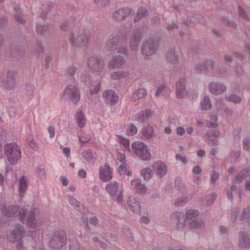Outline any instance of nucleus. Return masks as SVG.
Masks as SVG:
<instances>
[{
	"label": "nucleus",
	"instance_id": "obj_40",
	"mask_svg": "<svg viewBox=\"0 0 250 250\" xmlns=\"http://www.w3.org/2000/svg\"><path fill=\"white\" fill-rule=\"evenodd\" d=\"M141 175L145 180H149L153 176V172L150 167H146L141 171Z\"/></svg>",
	"mask_w": 250,
	"mask_h": 250
},
{
	"label": "nucleus",
	"instance_id": "obj_15",
	"mask_svg": "<svg viewBox=\"0 0 250 250\" xmlns=\"http://www.w3.org/2000/svg\"><path fill=\"white\" fill-rule=\"evenodd\" d=\"M187 80L185 78H180L176 83V95L178 98H183L187 94L186 89Z\"/></svg>",
	"mask_w": 250,
	"mask_h": 250
},
{
	"label": "nucleus",
	"instance_id": "obj_9",
	"mask_svg": "<svg viewBox=\"0 0 250 250\" xmlns=\"http://www.w3.org/2000/svg\"><path fill=\"white\" fill-rule=\"evenodd\" d=\"M62 97L65 100H69L76 104L80 100V91L75 84L68 85L64 89Z\"/></svg>",
	"mask_w": 250,
	"mask_h": 250
},
{
	"label": "nucleus",
	"instance_id": "obj_39",
	"mask_svg": "<svg viewBox=\"0 0 250 250\" xmlns=\"http://www.w3.org/2000/svg\"><path fill=\"white\" fill-rule=\"evenodd\" d=\"M127 75V73L124 71L113 72L110 74V78L113 80H119L121 78H125Z\"/></svg>",
	"mask_w": 250,
	"mask_h": 250
},
{
	"label": "nucleus",
	"instance_id": "obj_21",
	"mask_svg": "<svg viewBox=\"0 0 250 250\" xmlns=\"http://www.w3.org/2000/svg\"><path fill=\"white\" fill-rule=\"evenodd\" d=\"M129 209L135 213H139L141 210V206L138 199L133 196H129L127 200Z\"/></svg>",
	"mask_w": 250,
	"mask_h": 250
},
{
	"label": "nucleus",
	"instance_id": "obj_8",
	"mask_svg": "<svg viewBox=\"0 0 250 250\" xmlns=\"http://www.w3.org/2000/svg\"><path fill=\"white\" fill-rule=\"evenodd\" d=\"M158 49V44L155 42L152 37L145 39L141 47V53L145 57H150L155 54Z\"/></svg>",
	"mask_w": 250,
	"mask_h": 250
},
{
	"label": "nucleus",
	"instance_id": "obj_59",
	"mask_svg": "<svg viewBox=\"0 0 250 250\" xmlns=\"http://www.w3.org/2000/svg\"><path fill=\"white\" fill-rule=\"evenodd\" d=\"M165 89V86L163 85H162L159 87H158L156 92H155V96L156 97H159L162 93L163 91Z\"/></svg>",
	"mask_w": 250,
	"mask_h": 250
},
{
	"label": "nucleus",
	"instance_id": "obj_7",
	"mask_svg": "<svg viewBox=\"0 0 250 250\" xmlns=\"http://www.w3.org/2000/svg\"><path fill=\"white\" fill-rule=\"evenodd\" d=\"M16 71L13 70L7 71L0 75V86L5 90H11L15 84Z\"/></svg>",
	"mask_w": 250,
	"mask_h": 250
},
{
	"label": "nucleus",
	"instance_id": "obj_31",
	"mask_svg": "<svg viewBox=\"0 0 250 250\" xmlns=\"http://www.w3.org/2000/svg\"><path fill=\"white\" fill-rule=\"evenodd\" d=\"M131 185L138 192L143 193L146 191V187L141 184L140 179H134L131 181Z\"/></svg>",
	"mask_w": 250,
	"mask_h": 250
},
{
	"label": "nucleus",
	"instance_id": "obj_53",
	"mask_svg": "<svg viewBox=\"0 0 250 250\" xmlns=\"http://www.w3.org/2000/svg\"><path fill=\"white\" fill-rule=\"evenodd\" d=\"M175 158L176 160L181 161L184 165H186L188 163V160L185 156L177 154L175 156Z\"/></svg>",
	"mask_w": 250,
	"mask_h": 250
},
{
	"label": "nucleus",
	"instance_id": "obj_55",
	"mask_svg": "<svg viewBox=\"0 0 250 250\" xmlns=\"http://www.w3.org/2000/svg\"><path fill=\"white\" fill-rule=\"evenodd\" d=\"M219 179V174L216 172L213 171L210 175V180L212 184H214L215 182L217 181Z\"/></svg>",
	"mask_w": 250,
	"mask_h": 250
},
{
	"label": "nucleus",
	"instance_id": "obj_4",
	"mask_svg": "<svg viewBox=\"0 0 250 250\" xmlns=\"http://www.w3.org/2000/svg\"><path fill=\"white\" fill-rule=\"evenodd\" d=\"M132 149L135 154L143 161H149L151 158L149 148L145 143L137 141L132 144Z\"/></svg>",
	"mask_w": 250,
	"mask_h": 250
},
{
	"label": "nucleus",
	"instance_id": "obj_23",
	"mask_svg": "<svg viewBox=\"0 0 250 250\" xmlns=\"http://www.w3.org/2000/svg\"><path fill=\"white\" fill-rule=\"evenodd\" d=\"M239 246L243 249H248L250 247V236L244 232L239 233Z\"/></svg>",
	"mask_w": 250,
	"mask_h": 250
},
{
	"label": "nucleus",
	"instance_id": "obj_29",
	"mask_svg": "<svg viewBox=\"0 0 250 250\" xmlns=\"http://www.w3.org/2000/svg\"><path fill=\"white\" fill-rule=\"evenodd\" d=\"M82 156L88 163L93 164L96 159L97 155L90 149H87L83 152Z\"/></svg>",
	"mask_w": 250,
	"mask_h": 250
},
{
	"label": "nucleus",
	"instance_id": "obj_57",
	"mask_svg": "<svg viewBox=\"0 0 250 250\" xmlns=\"http://www.w3.org/2000/svg\"><path fill=\"white\" fill-rule=\"evenodd\" d=\"M47 26L46 25H42L41 24H37V31L39 33H42L44 31L46 30Z\"/></svg>",
	"mask_w": 250,
	"mask_h": 250
},
{
	"label": "nucleus",
	"instance_id": "obj_35",
	"mask_svg": "<svg viewBox=\"0 0 250 250\" xmlns=\"http://www.w3.org/2000/svg\"><path fill=\"white\" fill-rule=\"evenodd\" d=\"M202 110L206 111L211 107V104L209 97L208 96H205L200 103Z\"/></svg>",
	"mask_w": 250,
	"mask_h": 250
},
{
	"label": "nucleus",
	"instance_id": "obj_1",
	"mask_svg": "<svg viewBox=\"0 0 250 250\" xmlns=\"http://www.w3.org/2000/svg\"><path fill=\"white\" fill-rule=\"evenodd\" d=\"M105 190L110 198L118 203H122L124 201V188L122 186L116 182H110L106 184Z\"/></svg>",
	"mask_w": 250,
	"mask_h": 250
},
{
	"label": "nucleus",
	"instance_id": "obj_64",
	"mask_svg": "<svg viewBox=\"0 0 250 250\" xmlns=\"http://www.w3.org/2000/svg\"><path fill=\"white\" fill-rule=\"evenodd\" d=\"M176 133L180 136L183 135L185 134V130L182 127H178L176 129Z\"/></svg>",
	"mask_w": 250,
	"mask_h": 250
},
{
	"label": "nucleus",
	"instance_id": "obj_46",
	"mask_svg": "<svg viewBox=\"0 0 250 250\" xmlns=\"http://www.w3.org/2000/svg\"><path fill=\"white\" fill-rule=\"evenodd\" d=\"M225 99L228 102H231L234 104L240 103L242 100L241 97L236 95L232 94L229 96L225 97Z\"/></svg>",
	"mask_w": 250,
	"mask_h": 250
},
{
	"label": "nucleus",
	"instance_id": "obj_30",
	"mask_svg": "<svg viewBox=\"0 0 250 250\" xmlns=\"http://www.w3.org/2000/svg\"><path fill=\"white\" fill-rule=\"evenodd\" d=\"M205 222L200 217H197L189 223V227L192 229H200L204 227Z\"/></svg>",
	"mask_w": 250,
	"mask_h": 250
},
{
	"label": "nucleus",
	"instance_id": "obj_43",
	"mask_svg": "<svg viewBox=\"0 0 250 250\" xmlns=\"http://www.w3.org/2000/svg\"><path fill=\"white\" fill-rule=\"evenodd\" d=\"M67 200L69 203L78 211L80 210L81 207L82 206L78 201L71 195L67 196Z\"/></svg>",
	"mask_w": 250,
	"mask_h": 250
},
{
	"label": "nucleus",
	"instance_id": "obj_52",
	"mask_svg": "<svg viewBox=\"0 0 250 250\" xmlns=\"http://www.w3.org/2000/svg\"><path fill=\"white\" fill-rule=\"evenodd\" d=\"M239 214L238 209L237 208H234L232 210L231 212V221L233 223H234L237 218Z\"/></svg>",
	"mask_w": 250,
	"mask_h": 250
},
{
	"label": "nucleus",
	"instance_id": "obj_44",
	"mask_svg": "<svg viewBox=\"0 0 250 250\" xmlns=\"http://www.w3.org/2000/svg\"><path fill=\"white\" fill-rule=\"evenodd\" d=\"M186 225V218L181 214L177 216V226L178 229H182L184 228Z\"/></svg>",
	"mask_w": 250,
	"mask_h": 250
},
{
	"label": "nucleus",
	"instance_id": "obj_17",
	"mask_svg": "<svg viewBox=\"0 0 250 250\" xmlns=\"http://www.w3.org/2000/svg\"><path fill=\"white\" fill-rule=\"evenodd\" d=\"M225 190L228 199L231 202L233 200L234 195L238 190L240 201H241L242 193L240 188L238 186L232 183L230 185H228L225 188Z\"/></svg>",
	"mask_w": 250,
	"mask_h": 250
},
{
	"label": "nucleus",
	"instance_id": "obj_24",
	"mask_svg": "<svg viewBox=\"0 0 250 250\" xmlns=\"http://www.w3.org/2000/svg\"><path fill=\"white\" fill-rule=\"evenodd\" d=\"M249 177L250 178V169L246 168L240 171L234 177L232 181V184L235 185L240 184L242 183L244 179L246 178Z\"/></svg>",
	"mask_w": 250,
	"mask_h": 250
},
{
	"label": "nucleus",
	"instance_id": "obj_62",
	"mask_svg": "<svg viewBox=\"0 0 250 250\" xmlns=\"http://www.w3.org/2000/svg\"><path fill=\"white\" fill-rule=\"evenodd\" d=\"M7 23V20L4 18H0V28L4 27Z\"/></svg>",
	"mask_w": 250,
	"mask_h": 250
},
{
	"label": "nucleus",
	"instance_id": "obj_38",
	"mask_svg": "<svg viewBox=\"0 0 250 250\" xmlns=\"http://www.w3.org/2000/svg\"><path fill=\"white\" fill-rule=\"evenodd\" d=\"M76 119L79 126L83 128L85 125L86 119L81 111L77 112L76 114Z\"/></svg>",
	"mask_w": 250,
	"mask_h": 250
},
{
	"label": "nucleus",
	"instance_id": "obj_49",
	"mask_svg": "<svg viewBox=\"0 0 250 250\" xmlns=\"http://www.w3.org/2000/svg\"><path fill=\"white\" fill-rule=\"evenodd\" d=\"M81 80L82 82H83L85 84L88 85L90 83V77L88 74H83L81 76Z\"/></svg>",
	"mask_w": 250,
	"mask_h": 250
},
{
	"label": "nucleus",
	"instance_id": "obj_32",
	"mask_svg": "<svg viewBox=\"0 0 250 250\" xmlns=\"http://www.w3.org/2000/svg\"><path fill=\"white\" fill-rule=\"evenodd\" d=\"M147 94V91L145 88H140L134 92L131 96V100L136 101V100L144 98Z\"/></svg>",
	"mask_w": 250,
	"mask_h": 250
},
{
	"label": "nucleus",
	"instance_id": "obj_50",
	"mask_svg": "<svg viewBox=\"0 0 250 250\" xmlns=\"http://www.w3.org/2000/svg\"><path fill=\"white\" fill-rule=\"evenodd\" d=\"M128 168L126 164L124 163L122 164L118 168V172L120 174H125Z\"/></svg>",
	"mask_w": 250,
	"mask_h": 250
},
{
	"label": "nucleus",
	"instance_id": "obj_47",
	"mask_svg": "<svg viewBox=\"0 0 250 250\" xmlns=\"http://www.w3.org/2000/svg\"><path fill=\"white\" fill-rule=\"evenodd\" d=\"M36 173L39 178L41 180H45L46 178L45 171L44 169L38 168L36 170Z\"/></svg>",
	"mask_w": 250,
	"mask_h": 250
},
{
	"label": "nucleus",
	"instance_id": "obj_45",
	"mask_svg": "<svg viewBox=\"0 0 250 250\" xmlns=\"http://www.w3.org/2000/svg\"><path fill=\"white\" fill-rule=\"evenodd\" d=\"M148 14L147 9L145 7H140L138 9L137 14L135 17V21H138L141 19L145 17Z\"/></svg>",
	"mask_w": 250,
	"mask_h": 250
},
{
	"label": "nucleus",
	"instance_id": "obj_12",
	"mask_svg": "<svg viewBox=\"0 0 250 250\" xmlns=\"http://www.w3.org/2000/svg\"><path fill=\"white\" fill-rule=\"evenodd\" d=\"M142 38V32L141 29H137L132 32L129 41V46L131 50H138Z\"/></svg>",
	"mask_w": 250,
	"mask_h": 250
},
{
	"label": "nucleus",
	"instance_id": "obj_58",
	"mask_svg": "<svg viewBox=\"0 0 250 250\" xmlns=\"http://www.w3.org/2000/svg\"><path fill=\"white\" fill-rule=\"evenodd\" d=\"M75 71H76V67L73 65L70 66L67 68V75H68V76H72L74 74Z\"/></svg>",
	"mask_w": 250,
	"mask_h": 250
},
{
	"label": "nucleus",
	"instance_id": "obj_54",
	"mask_svg": "<svg viewBox=\"0 0 250 250\" xmlns=\"http://www.w3.org/2000/svg\"><path fill=\"white\" fill-rule=\"evenodd\" d=\"M128 134L129 135H133L137 133V128L133 124H131L129 127Z\"/></svg>",
	"mask_w": 250,
	"mask_h": 250
},
{
	"label": "nucleus",
	"instance_id": "obj_11",
	"mask_svg": "<svg viewBox=\"0 0 250 250\" xmlns=\"http://www.w3.org/2000/svg\"><path fill=\"white\" fill-rule=\"evenodd\" d=\"M87 65L91 69L100 72L104 68V62L102 58L96 56H92L88 58Z\"/></svg>",
	"mask_w": 250,
	"mask_h": 250
},
{
	"label": "nucleus",
	"instance_id": "obj_56",
	"mask_svg": "<svg viewBox=\"0 0 250 250\" xmlns=\"http://www.w3.org/2000/svg\"><path fill=\"white\" fill-rule=\"evenodd\" d=\"M47 131L49 134V138L52 139L55 137V127L53 126L50 125L47 128Z\"/></svg>",
	"mask_w": 250,
	"mask_h": 250
},
{
	"label": "nucleus",
	"instance_id": "obj_63",
	"mask_svg": "<svg viewBox=\"0 0 250 250\" xmlns=\"http://www.w3.org/2000/svg\"><path fill=\"white\" fill-rule=\"evenodd\" d=\"M141 222L143 223L148 224L150 222V219L147 215H144L141 218Z\"/></svg>",
	"mask_w": 250,
	"mask_h": 250
},
{
	"label": "nucleus",
	"instance_id": "obj_13",
	"mask_svg": "<svg viewBox=\"0 0 250 250\" xmlns=\"http://www.w3.org/2000/svg\"><path fill=\"white\" fill-rule=\"evenodd\" d=\"M208 89L212 95H219L226 91L227 87L222 83L212 82L208 84Z\"/></svg>",
	"mask_w": 250,
	"mask_h": 250
},
{
	"label": "nucleus",
	"instance_id": "obj_18",
	"mask_svg": "<svg viewBox=\"0 0 250 250\" xmlns=\"http://www.w3.org/2000/svg\"><path fill=\"white\" fill-rule=\"evenodd\" d=\"M153 170L159 178L165 175L167 171L166 165L162 161H156L152 165Z\"/></svg>",
	"mask_w": 250,
	"mask_h": 250
},
{
	"label": "nucleus",
	"instance_id": "obj_26",
	"mask_svg": "<svg viewBox=\"0 0 250 250\" xmlns=\"http://www.w3.org/2000/svg\"><path fill=\"white\" fill-rule=\"evenodd\" d=\"M23 228L21 225H17L15 226V229L11 233V235H12L13 237V240H11V241L14 242L20 240L23 236Z\"/></svg>",
	"mask_w": 250,
	"mask_h": 250
},
{
	"label": "nucleus",
	"instance_id": "obj_3",
	"mask_svg": "<svg viewBox=\"0 0 250 250\" xmlns=\"http://www.w3.org/2000/svg\"><path fill=\"white\" fill-rule=\"evenodd\" d=\"M118 53L120 54V55L113 56L111 59L109 61L108 67L109 69H120L125 63V57L127 55L126 48L125 47H119L118 49Z\"/></svg>",
	"mask_w": 250,
	"mask_h": 250
},
{
	"label": "nucleus",
	"instance_id": "obj_5",
	"mask_svg": "<svg viewBox=\"0 0 250 250\" xmlns=\"http://www.w3.org/2000/svg\"><path fill=\"white\" fill-rule=\"evenodd\" d=\"M1 211L3 215L8 217L18 216L21 221L22 222L24 219L26 210L16 206L2 205Z\"/></svg>",
	"mask_w": 250,
	"mask_h": 250
},
{
	"label": "nucleus",
	"instance_id": "obj_33",
	"mask_svg": "<svg viewBox=\"0 0 250 250\" xmlns=\"http://www.w3.org/2000/svg\"><path fill=\"white\" fill-rule=\"evenodd\" d=\"M199 212L198 210L190 209L186 211L185 217L186 220L189 223L191 220H194L197 217H199Z\"/></svg>",
	"mask_w": 250,
	"mask_h": 250
},
{
	"label": "nucleus",
	"instance_id": "obj_60",
	"mask_svg": "<svg viewBox=\"0 0 250 250\" xmlns=\"http://www.w3.org/2000/svg\"><path fill=\"white\" fill-rule=\"evenodd\" d=\"M79 139L80 142L83 144L86 143L90 140V138L87 137L84 135L80 136L79 137Z\"/></svg>",
	"mask_w": 250,
	"mask_h": 250
},
{
	"label": "nucleus",
	"instance_id": "obj_14",
	"mask_svg": "<svg viewBox=\"0 0 250 250\" xmlns=\"http://www.w3.org/2000/svg\"><path fill=\"white\" fill-rule=\"evenodd\" d=\"M104 102L110 106H114L118 102V96L115 92L111 90L105 91L103 94Z\"/></svg>",
	"mask_w": 250,
	"mask_h": 250
},
{
	"label": "nucleus",
	"instance_id": "obj_28",
	"mask_svg": "<svg viewBox=\"0 0 250 250\" xmlns=\"http://www.w3.org/2000/svg\"><path fill=\"white\" fill-rule=\"evenodd\" d=\"M27 188V182L24 176H21L19 179V196L22 198Z\"/></svg>",
	"mask_w": 250,
	"mask_h": 250
},
{
	"label": "nucleus",
	"instance_id": "obj_34",
	"mask_svg": "<svg viewBox=\"0 0 250 250\" xmlns=\"http://www.w3.org/2000/svg\"><path fill=\"white\" fill-rule=\"evenodd\" d=\"M154 133L153 128L150 125L145 127L142 130V134L144 138L146 139H150L153 137Z\"/></svg>",
	"mask_w": 250,
	"mask_h": 250
},
{
	"label": "nucleus",
	"instance_id": "obj_2",
	"mask_svg": "<svg viewBox=\"0 0 250 250\" xmlns=\"http://www.w3.org/2000/svg\"><path fill=\"white\" fill-rule=\"evenodd\" d=\"M4 151L8 161L12 165L17 164L21 159V150L16 143H10L5 145Z\"/></svg>",
	"mask_w": 250,
	"mask_h": 250
},
{
	"label": "nucleus",
	"instance_id": "obj_41",
	"mask_svg": "<svg viewBox=\"0 0 250 250\" xmlns=\"http://www.w3.org/2000/svg\"><path fill=\"white\" fill-rule=\"evenodd\" d=\"M220 134V132L218 131H214L212 132H208L207 133L208 136V143L209 145H214L215 144L214 142V138L218 137Z\"/></svg>",
	"mask_w": 250,
	"mask_h": 250
},
{
	"label": "nucleus",
	"instance_id": "obj_16",
	"mask_svg": "<svg viewBox=\"0 0 250 250\" xmlns=\"http://www.w3.org/2000/svg\"><path fill=\"white\" fill-rule=\"evenodd\" d=\"M213 65V61L208 60L196 64L194 66V71L197 73L208 72L212 69Z\"/></svg>",
	"mask_w": 250,
	"mask_h": 250
},
{
	"label": "nucleus",
	"instance_id": "obj_36",
	"mask_svg": "<svg viewBox=\"0 0 250 250\" xmlns=\"http://www.w3.org/2000/svg\"><path fill=\"white\" fill-rule=\"evenodd\" d=\"M35 214L34 209H32L27 218V224L31 228L37 227V222L35 220Z\"/></svg>",
	"mask_w": 250,
	"mask_h": 250
},
{
	"label": "nucleus",
	"instance_id": "obj_25",
	"mask_svg": "<svg viewBox=\"0 0 250 250\" xmlns=\"http://www.w3.org/2000/svg\"><path fill=\"white\" fill-rule=\"evenodd\" d=\"M119 41L118 36H113L108 40L105 46V49L109 52H113L117 48L118 44Z\"/></svg>",
	"mask_w": 250,
	"mask_h": 250
},
{
	"label": "nucleus",
	"instance_id": "obj_51",
	"mask_svg": "<svg viewBox=\"0 0 250 250\" xmlns=\"http://www.w3.org/2000/svg\"><path fill=\"white\" fill-rule=\"evenodd\" d=\"M243 148L247 151H250V140L248 138H245L243 141Z\"/></svg>",
	"mask_w": 250,
	"mask_h": 250
},
{
	"label": "nucleus",
	"instance_id": "obj_37",
	"mask_svg": "<svg viewBox=\"0 0 250 250\" xmlns=\"http://www.w3.org/2000/svg\"><path fill=\"white\" fill-rule=\"evenodd\" d=\"M101 85V82L96 81L93 82L92 83L89 85V92L92 95L97 94L100 90Z\"/></svg>",
	"mask_w": 250,
	"mask_h": 250
},
{
	"label": "nucleus",
	"instance_id": "obj_48",
	"mask_svg": "<svg viewBox=\"0 0 250 250\" xmlns=\"http://www.w3.org/2000/svg\"><path fill=\"white\" fill-rule=\"evenodd\" d=\"M119 143L123 145L125 148L129 149V140L124 138L122 136H120L119 138Z\"/></svg>",
	"mask_w": 250,
	"mask_h": 250
},
{
	"label": "nucleus",
	"instance_id": "obj_61",
	"mask_svg": "<svg viewBox=\"0 0 250 250\" xmlns=\"http://www.w3.org/2000/svg\"><path fill=\"white\" fill-rule=\"evenodd\" d=\"M235 73L237 75L238 77L242 76L244 73L243 69L241 66H237L235 69Z\"/></svg>",
	"mask_w": 250,
	"mask_h": 250
},
{
	"label": "nucleus",
	"instance_id": "obj_42",
	"mask_svg": "<svg viewBox=\"0 0 250 250\" xmlns=\"http://www.w3.org/2000/svg\"><path fill=\"white\" fill-rule=\"evenodd\" d=\"M250 218V205H248L243 208L240 216L241 220H245Z\"/></svg>",
	"mask_w": 250,
	"mask_h": 250
},
{
	"label": "nucleus",
	"instance_id": "obj_27",
	"mask_svg": "<svg viewBox=\"0 0 250 250\" xmlns=\"http://www.w3.org/2000/svg\"><path fill=\"white\" fill-rule=\"evenodd\" d=\"M153 114V112L150 109H146L141 112L138 115L137 121L141 123H143L150 118Z\"/></svg>",
	"mask_w": 250,
	"mask_h": 250
},
{
	"label": "nucleus",
	"instance_id": "obj_10",
	"mask_svg": "<svg viewBox=\"0 0 250 250\" xmlns=\"http://www.w3.org/2000/svg\"><path fill=\"white\" fill-rule=\"evenodd\" d=\"M89 38V35L82 31L76 36V38L74 34H71L69 37V41L70 43L74 46L83 47L88 43Z\"/></svg>",
	"mask_w": 250,
	"mask_h": 250
},
{
	"label": "nucleus",
	"instance_id": "obj_19",
	"mask_svg": "<svg viewBox=\"0 0 250 250\" xmlns=\"http://www.w3.org/2000/svg\"><path fill=\"white\" fill-rule=\"evenodd\" d=\"M130 10L128 8L118 9L112 13V17L116 21H122L130 14Z\"/></svg>",
	"mask_w": 250,
	"mask_h": 250
},
{
	"label": "nucleus",
	"instance_id": "obj_22",
	"mask_svg": "<svg viewBox=\"0 0 250 250\" xmlns=\"http://www.w3.org/2000/svg\"><path fill=\"white\" fill-rule=\"evenodd\" d=\"M99 177L104 181H108L111 179L112 177V170L108 166L100 167Z\"/></svg>",
	"mask_w": 250,
	"mask_h": 250
},
{
	"label": "nucleus",
	"instance_id": "obj_20",
	"mask_svg": "<svg viewBox=\"0 0 250 250\" xmlns=\"http://www.w3.org/2000/svg\"><path fill=\"white\" fill-rule=\"evenodd\" d=\"M179 52L174 48L169 49L167 53L166 58L167 62L172 64H176L179 62Z\"/></svg>",
	"mask_w": 250,
	"mask_h": 250
},
{
	"label": "nucleus",
	"instance_id": "obj_6",
	"mask_svg": "<svg viewBox=\"0 0 250 250\" xmlns=\"http://www.w3.org/2000/svg\"><path fill=\"white\" fill-rule=\"evenodd\" d=\"M67 241L65 232L62 230L55 232L50 238L49 246L54 249L58 250L64 246Z\"/></svg>",
	"mask_w": 250,
	"mask_h": 250
}]
</instances>
